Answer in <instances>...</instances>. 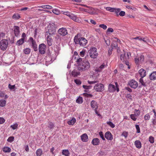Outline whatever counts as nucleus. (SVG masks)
<instances>
[{
	"mask_svg": "<svg viewBox=\"0 0 156 156\" xmlns=\"http://www.w3.org/2000/svg\"><path fill=\"white\" fill-rule=\"evenodd\" d=\"M78 65V68L79 71H83L88 69L90 67V63L87 61L84 60L80 58H77L76 61Z\"/></svg>",
	"mask_w": 156,
	"mask_h": 156,
	"instance_id": "1",
	"label": "nucleus"
},
{
	"mask_svg": "<svg viewBox=\"0 0 156 156\" xmlns=\"http://www.w3.org/2000/svg\"><path fill=\"white\" fill-rule=\"evenodd\" d=\"M5 34L3 33H0V48L2 51H5L8 46V41L7 39H3Z\"/></svg>",
	"mask_w": 156,
	"mask_h": 156,
	"instance_id": "2",
	"label": "nucleus"
},
{
	"mask_svg": "<svg viewBox=\"0 0 156 156\" xmlns=\"http://www.w3.org/2000/svg\"><path fill=\"white\" fill-rule=\"evenodd\" d=\"M74 40L76 44H79L82 47H84L87 43V40L83 37L78 38V35L75 37Z\"/></svg>",
	"mask_w": 156,
	"mask_h": 156,
	"instance_id": "3",
	"label": "nucleus"
},
{
	"mask_svg": "<svg viewBox=\"0 0 156 156\" xmlns=\"http://www.w3.org/2000/svg\"><path fill=\"white\" fill-rule=\"evenodd\" d=\"M129 54H130L129 53L124 51L123 54H121L120 55L121 60L128 66V68L129 69H130L129 62Z\"/></svg>",
	"mask_w": 156,
	"mask_h": 156,
	"instance_id": "4",
	"label": "nucleus"
},
{
	"mask_svg": "<svg viewBox=\"0 0 156 156\" xmlns=\"http://www.w3.org/2000/svg\"><path fill=\"white\" fill-rule=\"evenodd\" d=\"M56 28L54 23H50L47 27V34L51 35L52 36L54 35L56 32Z\"/></svg>",
	"mask_w": 156,
	"mask_h": 156,
	"instance_id": "5",
	"label": "nucleus"
},
{
	"mask_svg": "<svg viewBox=\"0 0 156 156\" xmlns=\"http://www.w3.org/2000/svg\"><path fill=\"white\" fill-rule=\"evenodd\" d=\"M88 52L90 57L91 58H96L98 55L97 49L95 47L90 48Z\"/></svg>",
	"mask_w": 156,
	"mask_h": 156,
	"instance_id": "6",
	"label": "nucleus"
},
{
	"mask_svg": "<svg viewBox=\"0 0 156 156\" xmlns=\"http://www.w3.org/2000/svg\"><path fill=\"white\" fill-rule=\"evenodd\" d=\"M115 84L116 85V87H115L114 85L111 84H110L108 86V90L109 92H114L115 91L116 89L117 92L119 91V89L118 87L117 83L115 82Z\"/></svg>",
	"mask_w": 156,
	"mask_h": 156,
	"instance_id": "7",
	"label": "nucleus"
},
{
	"mask_svg": "<svg viewBox=\"0 0 156 156\" xmlns=\"http://www.w3.org/2000/svg\"><path fill=\"white\" fill-rule=\"evenodd\" d=\"M104 86L102 83H97L96 84L94 87V90L97 92H102L104 89Z\"/></svg>",
	"mask_w": 156,
	"mask_h": 156,
	"instance_id": "8",
	"label": "nucleus"
},
{
	"mask_svg": "<svg viewBox=\"0 0 156 156\" xmlns=\"http://www.w3.org/2000/svg\"><path fill=\"white\" fill-rule=\"evenodd\" d=\"M128 85L132 88L136 89L138 87V84L137 82L134 80H131L129 81Z\"/></svg>",
	"mask_w": 156,
	"mask_h": 156,
	"instance_id": "9",
	"label": "nucleus"
},
{
	"mask_svg": "<svg viewBox=\"0 0 156 156\" xmlns=\"http://www.w3.org/2000/svg\"><path fill=\"white\" fill-rule=\"evenodd\" d=\"M46 50V46L44 44H42L39 45V52L41 54L45 53Z\"/></svg>",
	"mask_w": 156,
	"mask_h": 156,
	"instance_id": "10",
	"label": "nucleus"
},
{
	"mask_svg": "<svg viewBox=\"0 0 156 156\" xmlns=\"http://www.w3.org/2000/svg\"><path fill=\"white\" fill-rule=\"evenodd\" d=\"M58 32L59 35L62 36H65L68 34L66 28L63 27L60 28L58 30Z\"/></svg>",
	"mask_w": 156,
	"mask_h": 156,
	"instance_id": "11",
	"label": "nucleus"
},
{
	"mask_svg": "<svg viewBox=\"0 0 156 156\" xmlns=\"http://www.w3.org/2000/svg\"><path fill=\"white\" fill-rule=\"evenodd\" d=\"M105 136L107 140H112L113 139V136L109 131H107L105 133Z\"/></svg>",
	"mask_w": 156,
	"mask_h": 156,
	"instance_id": "12",
	"label": "nucleus"
},
{
	"mask_svg": "<svg viewBox=\"0 0 156 156\" xmlns=\"http://www.w3.org/2000/svg\"><path fill=\"white\" fill-rule=\"evenodd\" d=\"M52 36L51 35H48L47 38V43L49 46H51L52 44L53 40Z\"/></svg>",
	"mask_w": 156,
	"mask_h": 156,
	"instance_id": "13",
	"label": "nucleus"
},
{
	"mask_svg": "<svg viewBox=\"0 0 156 156\" xmlns=\"http://www.w3.org/2000/svg\"><path fill=\"white\" fill-rule=\"evenodd\" d=\"M14 31L15 36L17 37L20 33V27L17 26H14Z\"/></svg>",
	"mask_w": 156,
	"mask_h": 156,
	"instance_id": "14",
	"label": "nucleus"
},
{
	"mask_svg": "<svg viewBox=\"0 0 156 156\" xmlns=\"http://www.w3.org/2000/svg\"><path fill=\"white\" fill-rule=\"evenodd\" d=\"M90 106L92 109L98 108V104L94 100H92L90 102Z\"/></svg>",
	"mask_w": 156,
	"mask_h": 156,
	"instance_id": "15",
	"label": "nucleus"
},
{
	"mask_svg": "<svg viewBox=\"0 0 156 156\" xmlns=\"http://www.w3.org/2000/svg\"><path fill=\"white\" fill-rule=\"evenodd\" d=\"M146 71L143 69H141L139 71V73L141 77L144 78L146 75Z\"/></svg>",
	"mask_w": 156,
	"mask_h": 156,
	"instance_id": "16",
	"label": "nucleus"
},
{
	"mask_svg": "<svg viewBox=\"0 0 156 156\" xmlns=\"http://www.w3.org/2000/svg\"><path fill=\"white\" fill-rule=\"evenodd\" d=\"M70 18L76 22H80V21L79 19L73 13L70 16Z\"/></svg>",
	"mask_w": 156,
	"mask_h": 156,
	"instance_id": "17",
	"label": "nucleus"
},
{
	"mask_svg": "<svg viewBox=\"0 0 156 156\" xmlns=\"http://www.w3.org/2000/svg\"><path fill=\"white\" fill-rule=\"evenodd\" d=\"M100 140L98 138H95L94 139L92 142L91 143L94 145H98L100 144Z\"/></svg>",
	"mask_w": 156,
	"mask_h": 156,
	"instance_id": "18",
	"label": "nucleus"
},
{
	"mask_svg": "<svg viewBox=\"0 0 156 156\" xmlns=\"http://www.w3.org/2000/svg\"><path fill=\"white\" fill-rule=\"evenodd\" d=\"M81 139L83 141L86 142L88 140V136L86 134L84 133L81 136Z\"/></svg>",
	"mask_w": 156,
	"mask_h": 156,
	"instance_id": "19",
	"label": "nucleus"
},
{
	"mask_svg": "<svg viewBox=\"0 0 156 156\" xmlns=\"http://www.w3.org/2000/svg\"><path fill=\"white\" fill-rule=\"evenodd\" d=\"M150 79L151 80H154L156 79V72H153L149 76Z\"/></svg>",
	"mask_w": 156,
	"mask_h": 156,
	"instance_id": "20",
	"label": "nucleus"
},
{
	"mask_svg": "<svg viewBox=\"0 0 156 156\" xmlns=\"http://www.w3.org/2000/svg\"><path fill=\"white\" fill-rule=\"evenodd\" d=\"M134 144L136 147L138 149L140 148L141 147V144L140 140H136L134 142Z\"/></svg>",
	"mask_w": 156,
	"mask_h": 156,
	"instance_id": "21",
	"label": "nucleus"
},
{
	"mask_svg": "<svg viewBox=\"0 0 156 156\" xmlns=\"http://www.w3.org/2000/svg\"><path fill=\"white\" fill-rule=\"evenodd\" d=\"M62 154L65 156H69L70 153L68 150H63Z\"/></svg>",
	"mask_w": 156,
	"mask_h": 156,
	"instance_id": "22",
	"label": "nucleus"
},
{
	"mask_svg": "<svg viewBox=\"0 0 156 156\" xmlns=\"http://www.w3.org/2000/svg\"><path fill=\"white\" fill-rule=\"evenodd\" d=\"M3 152L5 153H9L11 152V149L10 148L7 147H4L2 149Z\"/></svg>",
	"mask_w": 156,
	"mask_h": 156,
	"instance_id": "23",
	"label": "nucleus"
},
{
	"mask_svg": "<svg viewBox=\"0 0 156 156\" xmlns=\"http://www.w3.org/2000/svg\"><path fill=\"white\" fill-rule=\"evenodd\" d=\"M6 104V101L3 99L0 100V106L2 107H5Z\"/></svg>",
	"mask_w": 156,
	"mask_h": 156,
	"instance_id": "24",
	"label": "nucleus"
},
{
	"mask_svg": "<svg viewBox=\"0 0 156 156\" xmlns=\"http://www.w3.org/2000/svg\"><path fill=\"white\" fill-rule=\"evenodd\" d=\"M76 119L74 118H73L72 119L68 122V124L69 125H73L76 122Z\"/></svg>",
	"mask_w": 156,
	"mask_h": 156,
	"instance_id": "25",
	"label": "nucleus"
},
{
	"mask_svg": "<svg viewBox=\"0 0 156 156\" xmlns=\"http://www.w3.org/2000/svg\"><path fill=\"white\" fill-rule=\"evenodd\" d=\"M24 42V40L23 38H21L18 40L16 42V45L18 46H20L22 45Z\"/></svg>",
	"mask_w": 156,
	"mask_h": 156,
	"instance_id": "26",
	"label": "nucleus"
},
{
	"mask_svg": "<svg viewBox=\"0 0 156 156\" xmlns=\"http://www.w3.org/2000/svg\"><path fill=\"white\" fill-rule=\"evenodd\" d=\"M39 7L43 9H51L52 8L51 6L48 5H41L39 6Z\"/></svg>",
	"mask_w": 156,
	"mask_h": 156,
	"instance_id": "27",
	"label": "nucleus"
},
{
	"mask_svg": "<svg viewBox=\"0 0 156 156\" xmlns=\"http://www.w3.org/2000/svg\"><path fill=\"white\" fill-rule=\"evenodd\" d=\"M12 17L14 20H18L20 18V16L19 14L18 13H15L13 15Z\"/></svg>",
	"mask_w": 156,
	"mask_h": 156,
	"instance_id": "28",
	"label": "nucleus"
},
{
	"mask_svg": "<svg viewBox=\"0 0 156 156\" xmlns=\"http://www.w3.org/2000/svg\"><path fill=\"white\" fill-rule=\"evenodd\" d=\"M42 153V151L41 149H39L36 151V154L37 156H41Z\"/></svg>",
	"mask_w": 156,
	"mask_h": 156,
	"instance_id": "29",
	"label": "nucleus"
},
{
	"mask_svg": "<svg viewBox=\"0 0 156 156\" xmlns=\"http://www.w3.org/2000/svg\"><path fill=\"white\" fill-rule=\"evenodd\" d=\"M111 48H113V49H116L118 47V44L116 42L113 41L111 46Z\"/></svg>",
	"mask_w": 156,
	"mask_h": 156,
	"instance_id": "30",
	"label": "nucleus"
},
{
	"mask_svg": "<svg viewBox=\"0 0 156 156\" xmlns=\"http://www.w3.org/2000/svg\"><path fill=\"white\" fill-rule=\"evenodd\" d=\"M23 51L25 54L28 55L30 54L31 51V50L29 48H27L23 50Z\"/></svg>",
	"mask_w": 156,
	"mask_h": 156,
	"instance_id": "31",
	"label": "nucleus"
},
{
	"mask_svg": "<svg viewBox=\"0 0 156 156\" xmlns=\"http://www.w3.org/2000/svg\"><path fill=\"white\" fill-rule=\"evenodd\" d=\"M120 11L121 9L119 8L116 9L114 8L113 12H114L117 15V16H118L119 14V12Z\"/></svg>",
	"mask_w": 156,
	"mask_h": 156,
	"instance_id": "32",
	"label": "nucleus"
},
{
	"mask_svg": "<svg viewBox=\"0 0 156 156\" xmlns=\"http://www.w3.org/2000/svg\"><path fill=\"white\" fill-rule=\"evenodd\" d=\"M48 126L50 129H54V125L52 122H50L48 123Z\"/></svg>",
	"mask_w": 156,
	"mask_h": 156,
	"instance_id": "33",
	"label": "nucleus"
},
{
	"mask_svg": "<svg viewBox=\"0 0 156 156\" xmlns=\"http://www.w3.org/2000/svg\"><path fill=\"white\" fill-rule=\"evenodd\" d=\"M76 102L79 104H81L83 102V98L82 97H79L76 101Z\"/></svg>",
	"mask_w": 156,
	"mask_h": 156,
	"instance_id": "34",
	"label": "nucleus"
},
{
	"mask_svg": "<svg viewBox=\"0 0 156 156\" xmlns=\"http://www.w3.org/2000/svg\"><path fill=\"white\" fill-rule=\"evenodd\" d=\"M137 116L136 115L134 114H131L130 115V117L133 120L136 121L137 119L136 117Z\"/></svg>",
	"mask_w": 156,
	"mask_h": 156,
	"instance_id": "35",
	"label": "nucleus"
},
{
	"mask_svg": "<svg viewBox=\"0 0 156 156\" xmlns=\"http://www.w3.org/2000/svg\"><path fill=\"white\" fill-rule=\"evenodd\" d=\"M128 133L126 131H123L121 134L122 136H123L125 138H126L128 135Z\"/></svg>",
	"mask_w": 156,
	"mask_h": 156,
	"instance_id": "36",
	"label": "nucleus"
},
{
	"mask_svg": "<svg viewBox=\"0 0 156 156\" xmlns=\"http://www.w3.org/2000/svg\"><path fill=\"white\" fill-rule=\"evenodd\" d=\"M18 126V124L17 123H16L13 125H11L10 126V127L12 128L13 129L15 130L17 128Z\"/></svg>",
	"mask_w": 156,
	"mask_h": 156,
	"instance_id": "37",
	"label": "nucleus"
},
{
	"mask_svg": "<svg viewBox=\"0 0 156 156\" xmlns=\"http://www.w3.org/2000/svg\"><path fill=\"white\" fill-rule=\"evenodd\" d=\"M5 96V98L6 99L8 98V96L7 95H5L2 92H0V97L3 98Z\"/></svg>",
	"mask_w": 156,
	"mask_h": 156,
	"instance_id": "38",
	"label": "nucleus"
},
{
	"mask_svg": "<svg viewBox=\"0 0 156 156\" xmlns=\"http://www.w3.org/2000/svg\"><path fill=\"white\" fill-rule=\"evenodd\" d=\"M150 115L149 113L146 114L144 117V119L145 120H149L150 119Z\"/></svg>",
	"mask_w": 156,
	"mask_h": 156,
	"instance_id": "39",
	"label": "nucleus"
},
{
	"mask_svg": "<svg viewBox=\"0 0 156 156\" xmlns=\"http://www.w3.org/2000/svg\"><path fill=\"white\" fill-rule=\"evenodd\" d=\"M107 124L112 128H114L115 127V125L112 122L109 121L107 122Z\"/></svg>",
	"mask_w": 156,
	"mask_h": 156,
	"instance_id": "40",
	"label": "nucleus"
},
{
	"mask_svg": "<svg viewBox=\"0 0 156 156\" xmlns=\"http://www.w3.org/2000/svg\"><path fill=\"white\" fill-rule=\"evenodd\" d=\"M99 134L100 137L101 138L102 140H105V139L104 137L103 133L102 132L100 131L99 133Z\"/></svg>",
	"mask_w": 156,
	"mask_h": 156,
	"instance_id": "41",
	"label": "nucleus"
},
{
	"mask_svg": "<svg viewBox=\"0 0 156 156\" xmlns=\"http://www.w3.org/2000/svg\"><path fill=\"white\" fill-rule=\"evenodd\" d=\"M14 137L12 136H10L8 138L7 140L8 142L11 143L14 141Z\"/></svg>",
	"mask_w": 156,
	"mask_h": 156,
	"instance_id": "42",
	"label": "nucleus"
},
{
	"mask_svg": "<svg viewBox=\"0 0 156 156\" xmlns=\"http://www.w3.org/2000/svg\"><path fill=\"white\" fill-rule=\"evenodd\" d=\"M135 62L136 64H139L140 62L139 57H136L135 58Z\"/></svg>",
	"mask_w": 156,
	"mask_h": 156,
	"instance_id": "43",
	"label": "nucleus"
},
{
	"mask_svg": "<svg viewBox=\"0 0 156 156\" xmlns=\"http://www.w3.org/2000/svg\"><path fill=\"white\" fill-rule=\"evenodd\" d=\"M143 78L141 77L139 80V82L141 84V85L143 86H146L145 83H144L143 79Z\"/></svg>",
	"mask_w": 156,
	"mask_h": 156,
	"instance_id": "44",
	"label": "nucleus"
},
{
	"mask_svg": "<svg viewBox=\"0 0 156 156\" xmlns=\"http://www.w3.org/2000/svg\"><path fill=\"white\" fill-rule=\"evenodd\" d=\"M52 12L54 13V14H56V15H58L60 13V11L56 9H55L52 10Z\"/></svg>",
	"mask_w": 156,
	"mask_h": 156,
	"instance_id": "45",
	"label": "nucleus"
},
{
	"mask_svg": "<svg viewBox=\"0 0 156 156\" xmlns=\"http://www.w3.org/2000/svg\"><path fill=\"white\" fill-rule=\"evenodd\" d=\"M102 70L99 67H96L94 70V71L97 72V73H100L102 71Z\"/></svg>",
	"mask_w": 156,
	"mask_h": 156,
	"instance_id": "46",
	"label": "nucleus"
},
{
	"mask_svg": "<svg viewBox=\"0 0 156 156\" xmlns=\"http://www.w3.org/2000/svg\"><path fill=\"white\" fill-rule=\"evenodd\" d=\"M99 27L103 28L104 30H106L107 28V26L106 25L104 24H101L99 25Z\"/></svg>",
	"mask_w": 156,
	"mask_h": 156,
	"instance_id": "47",
	"label": "nucleus"
},
{
	"mask_svg": "<svg viewBox=\"0 0 156 156\" xmlns=\"http://www.w3.org/2000/svg\"><path fill=\"white\" fill-rule=\"evenodd\" d=\"M135 114H134L138 116L140 115V112L139 110L135 109Z\"/></svg>",
	"mask_w": 156,
	"mask_h": 156,
	"instance_id": "48",
	"label": "nucleus"
},
{
	"mask_svg": "<svg viewBox=\"0 0 156 156\" xmlns=\"http://www.w3.org/2000/svg\"><path fill=\"white\" fill-rule=\"evenodd\" d=\"M83 87L84 89H86V90H88L89 89H90L91 88L92 86H87V85H83Z\"/></svg>",
	"mask_w": 156,
	"mask_h": 156,
	"instance_id": "49",
	"label": "nucleus"
},
{
	"mask_svg": "<svg viewBox=\"0 0 156 156\" xmlns=\"http://www.w3.org/2000/svg\"><path fill=\"white\" fill-rule=\"evenodd\" d=\"M149 141L151 143H153L154 142V137L152 136H150L149 139Z\"/></svg>",
	"mask_w": 156,
	"mask_h": 156,
	"instance_id": "50",
	"label": "nucleus"
},
{
	"mask_svg": "<svg viewBox=\"0 0 156 156\" xmlns=\"http://www.w3.org/2000/svg\"><path fill=\"white\" fill-rule=\"evenodd\" d=\"M114 8H112L110 7H107L106 8V10L110 11V12H113Z\"/></svg>",
	"mask_w": 156,
	"mask_h": 156,
	"instance_id": "51",
	"label": "nucleus"
},
{
	"mask_svg": "<svg viewBox=\"0 0 156 156\" xmlns=\"http://www.w3.org/2000/svg\"><path fill=\"white\" fill-rule=\"evenodd\" d=\"M74 82L77 85H80L81 83V81L78 79H76L74 80Z\"/></svg>",
	"mask_w": 156,
	"mask_h": 156,
	"instance_id": "52",
	"label": "nucleus"
},
{
	"mask_svg": "<svg viewBox=\"0 0 156 156\" xmlns=\"http://www.w3.org/2000/svg\"><path fill=\"white\" fill-rule=\"evenodd\" d=\"M139 57L140 59V63H142L143 62L144 59V56L143 55H141L140 56V57Z\"/></svg>",
	"mask_w": 156,
	"mask_h": 156,
	"instance_id": "53",
	"label": "nucleus"
},
{
	"mask_svg": "<svg viewBox=\"0 0 156 156\" xmlns=\"http://www.w3.org/2000/svg\"><path fill=\"white\" fill-rule=\"evenodd\" d=\"M135 127L136 129L137 130V133H140V127L138 125H135Z\"/></svg>",
	"mask_w": 156,
	"mask_h": 156,
	"instance_id": "54",
	"label": "nucleus"
},
{
	"mask_svg": "<svg viewBox=\"0 0 156 156\" xmlns=\"http://www.w3.org/2000/svg\"><path fill=\"white\" fill-rule=\"evenodd\" d=\"M106 66L105 65V63H104L99 66V67L102 70L104 68L106 67Z\"/></svg>",
	"mask_w": 156,
	"mask_h": 156,
	"instance_id": "55",
	"label": "nucleus"
},
{
	"mask_svg": "<svg viewBox=\"0 0 156 156\" xmlns=\"http://www.w3.org/2000/svg\"><path fill=\"white\" fill-rule=\"evenodd\" d=\"M5 121V119L2 117H0V124L4 123Z\"/></svg>",
	"mask_w": 156,
	"mask_h": 156,
	"instance_id": "56",
	"label": "nucleus"
},
{
	"mask_svg": "<svg viewBox=\"0 0 156 156\" xmlns=\"http://www.w3.org/2000/svg\"><path fill=\"white\" fill-rule=\"evenodd\" d=\"M8 87L10 90L14 89L15 87V85H12L10 84H9Z\"/></svg>",
	"mask_w": 156,
	"mask_h": 156,
	"instance_id": "57",
	"label": "nucleus"
},
{
	"mask_svg": "<svg viewBox=\"0 0 156 156\" xmlns=\"http://www.w3.org/2000/svg\"><path fill=\"white\" fill-rule=\"evenodd\" d=\"M119 15L122 16H124L125 15V12L123 11H121L119 13Z\"/></svg>",
	"mask_w": 156,
	"mask_h": 156,
	"instance_id": "58",
	"label": "nucleus"
},
{
	"mask_svg": "<svg viewBox=\"0 0 156 156\" xmlns=\"http://www.w3.org/2000/svg\"><path fill=\"white\" fill-rule=\"evenodd\" d=\"M85 54V50H82V51H80V55L81 57L84 56Z\"/></svg>",
	"mask_w": 156,
	"mask_h": 156,
	"instance_id": "59",
	"label": "nucleus"
},
{
	"mask_svg": "<svg viewBox=\"0 0 156 156\" xmlns=\"http://www.w3.org/2000/svg\"><path fill=\"white\" fill-rule=\"evenodd\" d=\"M32 47L33 48L35 51H36L37 50V45L36 43Z\"/></svg>",
	"mask_w": 156,
	"mask_h": 156,
	"instance_id": "60",
	"label": "nucleus"
},
{
	"mask_svg": "<svg viewBox=\"0 0 156 156\" xmlns=\"http://www.w3.org/2000/svg\"><path fill=\"white\" fill-rule=\"evenodd\" d=\"M113 48L110 47V48L109 49L108 51V54L109 55H110L112 54V51L113 50Z\"/></svg>",
	"mask_w": 156,
	"mask_h": 156,
	"instance_id": "61",
	"label": "nucleus"
},
{
	"mask_svg": "<svg viewBox=\"0 0 156 156\" xmlns=\"http://www.w3.org/2000/svg\"><path fill=\"white\" fill-rule=\"evenodd\" d=\"M72 14V13H71L70 12H65L64 13V14L68 16L69 18L70 17V16Z\"/></svg>",
	"mask_w": 156,
	"mask_h": 156,
	"instance_id": "62",
	"label": "nucleus"
},
{
	"mask_svg": "<svg viewBox=\"0 0 156 156\" xmlns=\"http://www.w3.org/2000/svg\"><path fill=\"white\" fill-rule=\"evenodd\" d=\"M98 82V81H90L89 80L88 81V83L90 84L95 83H97Z\"/></svg>",
	"mask_w": 156,
	"mask_h": 156,
	"instance_id": "63",
	"label": "nucleus"
},
{
	"mask_svg": "<svg viewBox=\"0 0 156 156\" xmlns=\"http://www.w3.org/2000/svg\"><path fill=\"white\" fill-rule=\"evenodd\" d=\"M29 41H30V42L31 44H32L34 42H34H35V41L34 40L33 38L32 37H30V38H29Z\"/></svg>",
	"mask_w": 156,
	"mask_h": 156,
	"instance_id": "64",
	"label": "nucleus"
}]
</instances>
